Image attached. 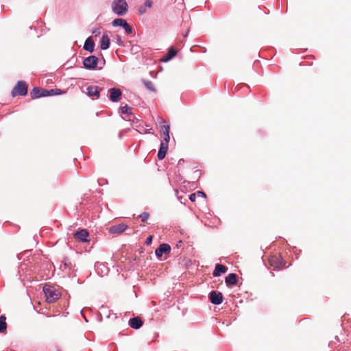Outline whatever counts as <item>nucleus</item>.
I'll list each match as a JSON object with an SVG mask.
<instances>
[{
	"instance_id": "25",
	"label": "nucleus",
	"mask_w": 351,
	"mask_h": 351,
	"mask_svg": "<svg viewBox=\"0 0 351 351\" xmlns=\"http://www.w3.org/2000/svg\"><path fill=\"white\" fill-rule=\"evenodd\" d=\"M144 85L145 86V87L148 90H152V91L154 90V84H153V83L152 82H150V81H144Z\"/></svg>"
},
{
	"instance_id": "11",
	"label": "nucleus",
	"mask_w": 351,
	"mask_h": 351,
	"mask_svg": "<svg viewBox=\"0 0 351 351\" xmlns=\"http://www.w3.org/2000/svg\"><path fill=\"white\" fill-rule=\"evenodd\" d=\"M110 99L113 102H117L121 99V91L119 88H112L110 89Z\"/></svg>"
},
{
	"instance_id": "2",
	"label": "nucleus",
	"mask_w": 351,
	"mask_h": 351,
	"mask_svg": "<svg viewBox=\"0 0 351 351\" xmlns=\"http://www.w3.org/2000/svg\"><path fill=\"white\" fill-rule=\"evenodd\" d=\"M112 8L114 13L123 16L128 11V3L125 0H115L112 2Z\"/></svg>"
},
{
	"instance_id": "19",
	"label": "nucleus",
	"mask_w": 351,
	"mask_h": 351,
	"mask_svg": "<svg viewBox=\"0 0 351 351\" xmlns=\"http://www.w3.org/2000/svg\"><path fill=\"white\" fill-rule=\"evenodd\" d=\"M95 43L91 37H89L85 41L84 49L89 52L94 51Z\"/></svg>"
},
{
	"instance_id": "20",
	"label": "nucleus",
	"mask_w": 351,
	"mask_h": 351,
	"mask_svg": "<svg viewBox=\"0 0 351 351\" xmlns=\"http://www.w3.org/2000/svg\"><path fill=\"white\" fill-rule=\"evenodd\" d=\"M152 1L151 0H146L143 5H141L138 8V14H143L146 12L147 8H150L152 6Z\"/></svg>"
},
{
	"instance_id": "5",
	"label": "nucleus",
	"mask_w": 351,
	"mask_h": 351,
	"mask_svg": "<svg viewBox=\"0 0 351 351\" xmlns=\"http://www.w3.org/2000/svg\"><path fill=\"white\" fill-rule=\"evenodd\" d=\"M98 58L95 56H90L86 58L83 62L84 66L87 69H95L98 64Z\"/></svg>"
},
{
	"instance_id": "1",
	"label": "nucleus",
	"mask_w": 351,
	"mask_h": 351,
	"mask_svg": "<svg viewBox=\"0 0 351 351\" xmlns=\"http://www.w3.org/2000/svg\"><path fill=\"white\" fill-rule=\"evenodd\" d=\"M46 301L49 303L55 302L60 296V292L53 287L45 285L43 287Z\"/></svg>"
},
{
	"instance_id": "9",
	"label": "nucleus",
	"mask_w": 351,
	"mask_h": 351,
	"mask_svg": "<svg viewBox=\"0 0 351 351\" xmlns=\"http://www.w3.org/2000/svg\"><path fill=\"white\" fill-rule=\"evenodd\" d=\"M30 95L32 99H36L40 97L48 96V92L46 89L34 88L30 92Z\"/></svg>"
},
{
	"instance_id": "4",
	"label": "nucleus",
	"mask_w": 351,
	"mask_h": 351,
	"mask_svg": "<svg viewBox=\"0 0 351 351\" xmlns=\"http://www.w3.org/2000/svg\"><path fill=\"white\" fill-rule=\"evenodd\" d=\"M269 263L274 269H282L285 267V263L279 255H271L269 258Z\"/></svg>"
},
{
	"instance_id": "17",
	"label": "nucleus",
	"mask_w": 351,
	"mask_h": 351,
	"mask_svg": "<svg viewBox=\"0 0 351 351\" xmlns=\"http://www.w3.org/2000/svg\"><path fill=\"white\" fill-rule=\"evenodd\" d=\"M160 132L164 134V141L163 142L169 143L170 141V125H164L160 126Z\"/></svg>"
},
{
	"instance_id": "16",
	"label": "nucleus",
	"mask_w": 351,
	"mask_h": 351,
	"mask_svg": "<svg viewBox=\"0 0 351 351\" xmlns=\"http://www.w3.org/2000/svg\"><path fill=\"white\" fill-rule=\"evenodd\" d=\"M87 95L89 97H96L97 98L99 96V88L97 86H90L87 88Z\"/></svg>"
},
{
	"instance_id": "18",
	"label": "nucleus",
	"mask_w": 351,
	"mask_h": 351,
	"mask_svg": "<svg viewBox=\"0 0 351 351\" xmlns=\"http://www.w3.org/2000/svg\"><path fill=\"white\" fill-rule=\"evenodd\" d=\"M228 270V268L223 265H220V264H217L215 267V269L213 273V276L217 277V276H219L221 274H224Z\"/></svg>"
},
{
	"instance_id": "33",
	"label": "nucleus",
	"mask_w": 351,
	"mask_h": 351,
	"mask_svg": "<svg viewBox=\"0 0 351 351\" xmlns=\"http://www.w3.org/2000/svg\"><path fill=\"white\" fill-rule=\"evenodd\" d=\"M117 42L119 43V45H123V42L121 39V37L119 36H117Z\"/></svg>"
},
{
	"instance_id": "12",
	"label": "nucleus",
	"mask_w": 351,
	"mask_h": 351,
	"mask_svg": "<svg viewBox=\"0 0 351 351\" xmlns=\"http://www.w3.org/2000/svg\"><path fill=\"white\" fill-rule=\"evenodd\" d=\"M168 143L167 142H162L160 143V149L158 152V158L159 160H162L165 158L167 150H168Z\"/></svg>"
},
{
	"instance_id": "24",
	"label": "nucleus",
	"mask_w": 351,
	"mask_h": 351,
	"mask_svg": "<svg viewBox=\"0 0 351 351\" xmlns=\"http://www.w3.org/2000/svg\"><path fill=\"white\" fill-rule=\"evenodd\" d=\"M122 27H123L127 34H130L132 33V27L126 21Z\"/></svg>"
},
{
	"instance_id": "15",
	"label": "nucleus",
	"mask_w": 351,
	"mask_h": 351,
	"mask_svg": "<svg viewBox=\"0 0 351 351\" xmlns=\"http://www.w3.org/2000/svg\"><path fill=\"white\" fill-rule=\"evenodd\" d=\"M129 324L132 328L138 329L142 326L143 321L139 317H135L130 319Z\"/></svg>"
},
{
	"instance_id": "21",
	"label": "nucleus",
	"mask_w": 351,
	"mask_h": 351,
	"mask_svg": "<svg viewBox=\"0 0 351 351\" xmlns=\"http://www.w3.org/2000/svg\"><path fill=\"white\" fill-rule=\"evenodd\" d=\"M110 38L107 34H104L101 40V49L103 50L107 49L110 46Z\"/></svg>"
},
{
	"instance_id": "32",
	"label": "nucleus",
	"mask_w": 351,
	"mask_h": 351,
	"mask_svg": "<svg viewBox=\"0 0 351 351\" xmlns=\"http://www.w3.org/2000/svg\"><path fill=\"white\" fill-rule=\"evenodd\" d=\"M55 93H58V95H60L64 93V91L61 90L60 89H55Z\"/></svg>"
},
{
	"instance_id": "3",
	"label": "nucleus",
	"mask_w": 351,
	"mask_h": 351,
	"mask_svg": "<svg viewBox=\"0 0 351 351\" xmlns=\"http://www.w3.org/2000/svg\"><path fill=\"white\" fill-rule=\"evenodd\" d=\"M28 86L24 81H19L15 85L12 91V95L15 97L16 95L24 96L27 93Z\"/></svg>"
},
{
	"instance_id": "14",
	"label": "nucleus",
	"mask_w": 351,
	"mask_h": 351,
	"mask_svg": "<svg viewBox=\"0 0 351 351\" xmlns=\"http://www.w3.org/2000/svg\"><path fill=\"white\" fill-rule=\"evenodd\" d=\"M225 282L229 287L235 285L237 283V276L235 274H230L226 277Z\"/></svg>"
},
{
	"instance_id": "27",
	"label": "nucleus",
	"mask_w": 351,
	"mask_h": 351,
	"mask_svg": "<svg viewBox=\"0 0 351 351\" xmlns=\"http://www.w3.org/2000/svg\"><path fill=\"white\" fill-rule=\"evenodd\" d=\"M121 110L123 114L130 113L131 108H130L128 105H125L121 108Z\"/></svg>"
},
{
	"instance_id": "7",
	"label": "nucleus",
	"mask_w": 351,
	"mask_h": 351,
	"mask_svg": "<svg viewBox=\"0 0 351 351\" xmlns=\"http://www.w3.org/2000/svg\"><path fill=\"white\" fill-rule=\"evenodd\" d=\"M128 226L125 223H119L117 225L112 226L108 228V231L111 234H120L123 232L127 228Z\"/></svg>"
},
{
	"instance_id": "29",
	"label": "nucleus",
	"mask_w": 351,
	"mask_h": 351,
	"mask_svg": "<svg viewBox=\"0 0 351 351\" xmlns=\"http://www.w3.org/2000/svg\"><path fill=\"white\" fill-rule=\"evenodd\" d=\"M48 96L58 95V93H55V89L47 90Z\"/></svg>"
},
{
	"instance_id": "23",
	"label": "nucleus",
	"mask_w": 351,
	"mask_h": 351,
	"mask_svg": "<svg viewBox=\"0 0 351 351\" xmlns=\"http://www.w3.org/2000/svg\"><path fill=\"white\" fill-rule=\"evenodd\" d=\"M125 20L123 19H116L112 21L113 26H123L125 23Z\"/></svg>"
},
{
	"instance_id": "22",
	"label": "nucleus",
	"mask_w": 351,
	"mask_h": 351,
	"mask_svg": "<svg viewBox=\"0 0 351 351\" xmlns=\"http://www.w3.org/2000/svg\"><path fill=\"white\" fill-rule=\"evenodd\" d=\"M6 317L5 315L0 316V333L5 332L7 329Z\"/></svg>"
},
{
	"instance_id": "30",
	"label": "nucleus",
	"mask_w": 351,
	"mask_h": 351,
	"mask_svg": "<svg viewBox=\"0 0 351 351\" xmlns=\"http://www.w3.org/2000/svg\"><path fill=\"white\" fill-rule=\"evenodd\" d=\"M189 199L191 202H195L196 199V193H192L189 195Z\"/></svg>"
},
{
	"instance_id": "13",
	"label": "nucleus",
	"mask_w": 351,
	"mask_h": 351,
	"mask_svg": "<svg viewBox=\"0 0 351 351\" xmlns=\"http://www.w3.org/2000/svg\"><path fill=\"white\" fill-rule=\"evenodd\" d=\"M177 53V50L173 47H171L169 49L167 53L161 58V61L164 62L169 61L176 56Z\"/></svg>"
},
{
	"instance_id": "34",
	"label": "nucleus",
	"mask_w": 351,
	"mask_h": 351,
	"mask_svg": "<svg viewBox=\"0 0 351 351\" xmlns=\"http://www.w3.org/2000/svg\"><path fill=\"white\" fill-rule=\"evenodd\" d=\"M58 351H60V350H58Z\"/></svg>"
},
{
	"instance_id": "26",
	"label": "nucleus",
	"mask_w": 351,
	"mask_h": 351,
	"mask_svg": "<svg viewBox=\"0 0 351 351\" xmlns=\"http://www.w3.org/2000/svg\"><path fill=\"white\" fill-rule=\"evenodd\" d=\"M139 217L141 218L143 221H146L149 217V213L147 212H143L139 215Z\"/></svg>"
},
{
	"instance_id": "10",
	"label": "nucleus",
	"mask_w": 351,
	"mask_h": 351,
	"mask_svg": "<svg viewBox=\"0 0 351 351\" xmlns=\"http://www.w3.org/2000/svg\"><path fill=\"white\" fill-rule=\"evenodd\" d=\"M171 251V247L169 245L163 243L156 250L155 254L156 256L161 257L163 254H168Z\"/></svg>"
},
{
	"instance_id": "8",
	"label": "nucleus",
	"mask_w": 351,
	"mask_h": 351,
	"mask_svg": "<svg viewBox=\"0 0 351 351\" xmlns=\"http://www.w3.org/2000/svg\"><path fill=\"white\" fill-rule=\"evenodd\" d=\"M89 233L86 229H82L74 234V238L81 242H88Z\"/></svg>"
},
{
	"instance_id": "31",
	"label": "nucleus",
	"mask_w": 351,
	"mask_h": 351,
	"mask_svg": "<svg viewBox=\"0 0 351 351\" xmlns=\"http://www.w3.org/2000/svg\"><path fill=\"white\" fill-rule=\"evenodd\" d=\"M197 195L199 197H206V194L202 191H198Z\"/></svg>"
},
{
	"instance_id": "28",
	"label": "nucleus",
	"mask_w": 351,
	"mask_h": 351,
	"mask_svg": "<svg viewBox=\"0 0 351 351\" xmlns=\"http://www.w3.org/2000/svg\"><path fill=\"white\" fill-rule=\"evenodd\" d=\"M152 239H153L152 236H151V235L149 236L147 238L146 241H145L146 245H150L152 242Z\"/></svg>"
},
{
	"instance_id": "6",
	"label": "nucleus",
	"mask_w": 351,
	"mask_h": 351,
	"mask_svg": "<svg viewBox=\"0 0 351 351\" xmlns=\"http://www.w3.org/2000/svg\"><path fill=\"white\" fill-rule=\"evenodd\" d=\"M209 299L213 304H220L223 302V295L221 292L212 291L209 294Z\"/></svg>"
}]
</instances>
